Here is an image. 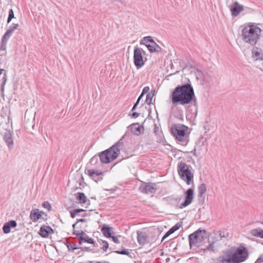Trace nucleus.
<instances>
[{
    "mask_svg": "<svg viewBox=\"0 0 263 263\" xmlns=\"http://www.w3.org/2000/svg\"><path fill=\"white\" fill-rule=\"evenodd\" d=\"M195 97L193 87L190 84L177 86L170 96L172 105H185L190 104Z\"/></svg>",
    "mask_w": 263,
    "mask_h": 263,
    "instance_id": "1",
    "label": "nucleus"
},
{
    "mask_svg": "<svg viewBox=\"0 0 263 263\" xmlns=\"http://www.w3.org/2000/svg\"><path fill=\"white\" fill-rule=\"evenodd\" d=\"M261 29L254 24L248 25L241 31L243 41L251 46L256 44L260 39Z\"/></svg>",
    "mask_w": 263,
    "mask_h": 263,
    "instance_id": "2",
    "label": "nucleus"
},
{
    "mask_svg": "<svg viewBox=\"0 0 263 263\" xmlns=\"http://www.w3.org/2000/svg\"><path fill=\"white\" fill-rule=\"evenodd\" d=\"M248 255V251L245 247H239L234 253L224 255L222 260L223 263H240L245 261Z\"/></svg>",
    "mask_w": 263,
    "mask_h": 263,
    "instance_id": "3",
    "label": "nucleus"
},
{
    "mask_svg": "<svg viewBox=\"0 0 263 263\" xmlns=\"http://www.w3.org/2000/svg\"><path fill=\"white\" fill-rule=\"evenodd\" d=\"M120 144L117 143L110 148L101 152L99 155L100 161L103 163H108L116 159L120 154Z\"/></svg>",
    "mask_w": 263,
    "mask_h": 263,
    "instance_id": "4",
    "label": "nucleus"
},
{
    "mask_svg": "<svg viewBox=\"0 0 263 263\" xmlns=\"http://www.w3.org/2000/svg\"><path fill=\"white\" fill-rule=\"evenodd\" d=\"M177 171L180 178L187 185L193 182L194 174L190 165L184 162H180L177 165Z\"/></svg>",
    "mask_w": 263,
    "mask_h": 263,
    "instance_id": "5",
    "label": "nucleus"
},
{
    "mask_svg": "<svg viewBox=\"0 0 263 263\" xmlns=\"http://www.w3.org/2000/svg\"><path fill=\"white\" fill-rule=\"evenodd\" d=\"M172 133L176 140L181 145H186L187 142L188 128L186 126L177 125L172 127Z\"/></svg>",
    "mask_w": 263,
    "mask_h": 263,
    "instance_id": "6",
    "label": "nucleus"
},
{
    "mask_svg": "<svg viewBox=\"0 0 263 263\" xmlns=\"http://www.w3.org/2000/svg\"><path fill=\"white\" fill-rule=\"evenodd\" d=\"M206 239L205 231L199 229L189 235L190 246L199 247Z\"/></svg>",
    "mask_w": 263,
    "mask_h": 263,
    "instance_id": "7",
    "label": "nucleus"
},
{
    "mask_svg": "<svg viewBox=\"0 0 263 263\" xmlns=\"http://www.w3.org/2000/svg\"><path fill=\"white\" fill-rule=\"evenodd\" d=\"M140 44L145 45L150 52H159L161 50L160 47L154 41L151 36L144 37L140 41Z\"/></svg>",
    "mask_w": 263,
    "mask_h": 263,
    "instance_id": "8",
    "label": "nucleus"
},
{
    "mask_svg": "<svg viewBox=\"0 0 263 263\" xmlns=\"http://www.w3.org/2000/svg\"><path fill=\"white\" fill-rule=\"evenodd\" d=\"M142 53H145L142 48L137 46L134 47V63L137 69H139L145 64V62L143 60Z\"/></svg>",
    "mask_w": 263,
    "mask_h": 263,
    "instance_id": "9",
    "label": "nucleus"
},
{
    "mask_svg": "<svg viewBox=\"0 0 263 263\" xmlns=\"http://www.w3.org/2000/svg\"><path fill=\"white\" fill-rule=\"evenodd\" d=\"M184 200L178 205V207L180 209L186 207L192 203L194 199V190L193 189H189L184 194Z\"/></svg>",
    "mask_w": 263,
    "mask_h": 263,
    "instance_id": "10",
    "label": "nucleus"
},
{
    "mask_svg": "<svg viewBox=\"0 0 263 263\" xmlns=\"http://www.w3.org/2000/svg\"><path fill=\"white\" fill-rule=\"evenodd\" d=\"M156 189V185L155 184L144 182H143L139 187L140 192L146 194L154 193Z\"/></svg>",
    "mask_w": 263,
    "mask_h": 263,
    "instance_id": "11",
    "label": "nucleus"
},
{
    "mask_svg": "<svg viewBox=\"0 0 263 263\" xmlns=\"http://www.w3.org/2000/svg\"><path fill=\"white\" fill-rule=\"evenodd\" d=\"M74 234L77 235L79 237V240L80 243L87 242L88 243L93 244L94 243L93 240L89 237L83 231L75 232L73 233Z\"/></svg>",
    "mask_w": 263,
    "mask_h": 263,
    "instance_id": "12",
    "label": "nucleus"
},
{
    "mask_svg": "<svg viewBox=\"0 0 263 263\" xmlns=\"http://www.w3.org/2000/svg\"><path fill=\"white\" fill-rule=\"evenodd\" d=\"M16 29V24H13L12 25L8 27L2 39L3 45H5L6 44L7 41L11 36V35L13 34V32Z\"/></svg>",
    "mask_w": 263,
    "mask_h": 263,
    "instance_id": "13",
    "label": "nucleus"
},
{
    "mask_svg": "<svg viewBox=\"0 0 263 263\" xmlns=\"http://www.w3.org/2000/svg\"><path fill=\"white\" fill-rule=\"evenodd\" d=\"M243 10V6L240 5L237 2H235L230 7V10L233 16H237Z\"/></svg>",
    "mask_w": 263,
    "mask_h": 263,
    "instance_id": "14",
    "label": "nucleus"
},
{
    "mask_svg": "<svg viewBox=\"0 0 263 263\" xmlns=\"http://www.w3.org/2000/svg\"><path fill=\"white\" fill-rule=\"evenodd\" d=\"M87 172L88 175L96 182L102 179V178L100 177V176L102 175L104 173L101 171L90 169L88 170Z\"/></svg>",
    "mask_w": 263,
    "mask_h": 263,
    "instance_id": "15",
    "label": "nucleus"
},
{
    "mask_svg": "<svg viewBox=\"0 0 263 263\" xmlns=\"http://www.w3.org/2000/svg\"><path fill=\"white\" fill-rule=\"evenodd\" d=\"M44 214L43 211H40L38 209H32L30 212V218L33 222H36L41 219Z\"/></svg>",
    "mask_w": 263,
    "mask_h": 263,
    "instance_id": "16",
    "label": "nucleus"
},
{
    "mask_svg": "<svg viewBox=\"0 0 263 263\" xmlns=\"http://www.w3.org/2000/svg\"><path fill=\"white\" fill-rule=\"evenodd\" d=\"M53 233V229L49 226L44 225L42 226L40 230L39 234L43 237H48L49 234Z\"/></svg>",
    "mask_w": 263,
    "mask_h": 263,
    "instance_id": "17",
    "label": "nucleus"
},
{
    "mask_svg": "<svg viewBox=\"0 0 263 263\" xmlns=\"http://www.w3.org/2000/svg\"><path fill=\"white\" fill-rule=\"evenodd\" d=\"M16 227V222L15 220H10L5 223L3 227V231L4 233H9L12 229Z\"/></svg>",
    "mask_w": 263,
    "mask_h": 263,
    "instance_id": "18",
    "label": "nucleus"
},
{
    "mask_svg": "<svg viewBox=\"0 0 263 263\" xmlns=\"http://www.w3.org/2000/svg\"><path fill=\"white\" fill-rule=\"evenodd\" d=\"M252 58L254 60H262L263 53L261 49L257 47H254L252 50Z\"/></svg>",
    "mask_w": 263,
    "mask_h": 263,
    "instance_id": "19",
    "label": "nucleus"
},
{
    "mask_svg": "<svg viewBox=\"0 0 263 263\" xmlns=\"http://www.w3.org/2000/svg\"><path fill=\"white\" fill-rule=\"evenodd\" d=\"M147 235L143 232H137V240L138 243L141 245H144L147 242Z\"/></svg>",
    "mask_w": 263,
    "mask_h": 263,
    "instance_id": "20",
    "label": "nucleus"
},
{
    "mask_svg": "<svg viewBox=\"0 0 263 263\" xmlns=\"http://www.w3.org/2000/svg\"><path fill=\"white\" fill-rule=\"evenodd\" d=\"M131 133L135 135H139L141 134L142 128L139 124H133L130 126Z\"/></svg>",
    "mask_w": 263,
    "mask_h": 263,
    "instance_id": "21",
    "label": "nucleus"
},
{
    "mask_svg": "<svg viewBox=\"0 0 263 263\" xmlns=\"http://www.w3.org/2000/svg\"><path fill=\"white\" fill-rule=\"evenodd\" d=\"M4 139L6 142L9 147H11L13 145V141L12 140V135L9 131H6L4 135Z\"/></svg>",
    "mask_w": 263,
    "mask_h": 263,
    "instance_id": "22",
    "label": "nucleus"
},
{
    "mask_svg": "<svg viewBox=\"0 0 263 263\" xmlns=\"http://www.w3.org/2000/svg\"><path fill=\"white\" fill-rule=\"evenodd\" d=\"M76 199L79 203H85L87 198L83 193H77L74 194Z\"/></svg>",
    "mask_w": 263,
    "mask_h": 263,
    "instance_id": "23",
    "label": "nucleus"
},
{
    "mask_svg": "<svg viewBox=\"0 0 263 263\" xmlns=\"http://www.w3.org/2000/svg\"><path fill=\"white\" fill-rule=\"evenodd\" d=\"M112 227H106L105 226H103V227L101 229L102 233L104 235V236L108 238H111V237H112Z\"/></svg>",
    "mask_w": 263,
    "mask_h": 263,
    "instance_id": "24",
    "label": "nucleus"
},
{
    "mask_svg": "<svg viewBox=\"0 0 263 263\" xmlns=\"http://www.w3.org/2000/svg\"><path fill=\"white\" fill-rule=\"evenodd\" d=\"M250 233L255 236L260 237L263 238V230L260 229H253L250 231Z\"/></svg>",
    "mask_w": 263,
    "mask_h": 263,
    "instance_id": "25",
    "label": "nucleus"
},
{
    "mask_svg": "<svg viewBox=\"0 0 263 263\" xmlns=\"http://www.w3.org/2000/svg\"><path fill=\"white\" fill-rule=\"evenodd\" d=\"M206 185L204 183H202L198 187V191L199 192V196L202 197V195L204 194V193L206 192Z\"/></svg>",
    "mask_w": 263,
    "mask_h": 263,
    "instance_id": "26",
    "label": "nucleus"
},
{
    "mask_svg": "<svg viewBox=\"0 0 263 263\" xmlns=\"http://www.w3.org/2000/svg\"><path fill=\"white\" fill-rule=\"evenodd\" d=\"M85 211L83 209H76L70 211L71 217L73 218L77 215H79L81 212H83Z\"/></svg>",
    "mask_w": 263,
    "mask_h": 263,
    "instance_id": "27",
    "label": "nucleus"
},
{
    "mask_svg": "<svg viewBox=\"0 0 263 263\" xmlns=\"http://www.w3.org/2000/svg\"><path fill=\"white\" fill-rule=\"evenodd\" d=\"M153 96L154 95L151 93H148L147 94L145 101L147 104H151L152 103Z\"/></svg>",
    "mask_w": 263,
    "mask_h": 263,
    "instance_id": "28",
    "label": "nucleus"
},
{
    "mask_svg": "<svg viewBox=\"0 0 263 263\" xmlns=\"http://www.w3.org/2000/svg\"><path fill=\"white\" fill-rule=\"evenodd\" d=\"M14 17V12L12 9H10L9 11V15L7 19V23H9L11 20Z\"/></svg>",
    "mask_w": 263,
    "mask_h": 263,
    "instance_id": "29",
    "label": "nucleus"
},
{
    "mask_svg": "<svg viewBox=\"0 0 263 263\" xmlns=\"http://www.w3.org/2000/svg\"><path fill=\"white\" fill-rule=\"evenodd\" d=\"M180 227V225L179 223H177L174 226H173L172 228H171L169 231L170 232H171L172 234L174 233L175 231L178 230Z\"/></svg>",
    "mask_w": 263,
    "mask_h": 263,
    "instance_id": "30",
    "label": "nucleus"
},
{
    "mask_svg": "<svg viewBox=\"0 0 263 263\" xmlns=\"http://www.w3.org/2000/svg\"><path fill=\"white\" fill-rule=\"evenodd\" d=\"M42 206L43 208L47 209L48 211H50L51 209V206L50 204L49 203V202L48 201L44 202Z\"/></svg>",
    "mask_w": 263,
    "mask_h": 263,
    "instance_id": "31",
    "label": "nucleus"
},
{
    "mask_svg": "<svg viewBox=\"0 0 263 263\" xmlns=\"http://www.w3.org/2000/svg\"><path fill=\"white\" fill-rule=\"evenodd\" d=\"M67 246L69 250H74L77 248L76 244L74 243H69Z\"/></svg>",
    "mask_w": 263,
    "mask_h": 263,
    "instance_id": "32",
    "label": "nucleus"
},
{
    "mask_svg": "<svg viewBox=\"0 0 263 263\" xmlns=\"http://www.w3.org/2000/svg\"><path fill=\"white\" fill-rule=\"evenodd\" d=\"M116 253L119 254H123V255H129V252L127 249H123L121 251H117L115 252Z\"/></svg>",
    "mask_w": 263,
    "mask_h": 263,
    "instance_id": "33",
    "label": "nucleus"
},
{
    "mask_svg": "<svg viewBox=\"0 0 263 263\" xmlns=\"http://www.w3.org/2000/svg\"><path fill=\"white\" fill-rule=\"evenodd\" d=\"M102 249L104 251H106L107 249L108 248V243L106 241H103L102 243Z\"/></svg>",
    "mask_w": 263,
    "mask_h": 263,
    "instance_id": "34",
    "label": "nucleus"
},
{
    "mask_svg": "<svg viewBox=\"0 0 263 263\" xmlns=\"http://www.w3.org/2000/svg\"><path fill=\"white\" fill-rule=\"evenodd\" d=\"M111 238H112V239L115 243L117 244L120 243V240L117 236H112Z\"/></svg>",
    "mask_w": 263,
    "mask_h": 263,
    "instance_id": "35",
    "label": "nucleus"
},
{
    "mask_svg": "<svg viewBox=\"0 0 263 263\" xmlns=\"http://www.w3.org/2000/svg\"><path fill=\"white\" fill-rule=\"evenodd\" d=\"M263 262V253L259 256L255 263H260Z\"/></svg>",
    "mask_w": 263,
    "mask_h": 263,
    "instance_id": "36",
    "label": "nucleus"
},
{
    "mask_svg": "<svg viewBox=\"0 0 263 263\" xmlns=\"http://www.w3.org/2000/svg\"><path fill=\"white\" fill-rule=\"evenodd\" d=\"M172 233L171 232H170V231L168 230L166 233L163 236V238H162V241H163L166 237H167L169 235H170L171 234H172Z\"/></svg>",
    "mask_w": 263,
    "mask_h": 263,
    "instance_id": "37",
    "label": "nucleus"
},
{
    "mask_svg": "<svg viewBox=\"0 0 263 263\" xmlns=\"http://www.w3.org/2000/svg\"><path fill=\"white\" fill-rule=\"evenodd\" d=\"M172 233L171 232H170V231L168 230L166 233L163 236V238H162V241H163L166 237H167L169 235H170L171 234H172Z\"/></svg>",
    "mask_w": 263,
    "mask_h": 263,
    "instance_id": "38",
    "label": "nucleus"
},
{
    "mask_svg": "<svg viewBox=\"0 0 263 263\" xmlns=\"http://www.w3.org/2000/svg\"><path fill=\"white\" fill-rule=\"evenodd\" d=\"M149 90V87H145L141 93H142L143 95L144 93H147Z\"/></svg>",
    "mask_w": 263,
    "mask_h": 263,
    "instance_id": "39",
    "label": "nucleus"
},
{
    "mask_svg": "<svg viewBox=\"0 0 263 263\" xmlns=\"http://www.w3.org/2000/svg\"><path fill=\"white\" fill-rule=\"evenodd\" d=\"M213 249V245L212 244H209L208 246L206 247V250H212Z\"/></svg>",
    "mask_w": 263,
    "mask_h": 263,
    "instance_id": "40",
    "label": "nucleus"
},
{
    "mask_svg": "<svg viewBox=\"0 0 263 263\" xmlns=\"http://www.w3.org/2000/svg\"><path fill=\"white\" fill-rule=\"evenodd\" d=\"M139 114L134 112L132 114V116L134 118H137L139 116Z\"/></svg>",
    "mask_w": 263,
    "mask_h": 263,
    "instance_id": "41",
    "label": "nucleus"
},
{
    "mask_svg": "<svg viewBox=\"0 0 263 263\" xmlns=\"http://www.w3.org/2000/svg\"><path fill=\"white\" fill-rule=\"evenodd\" d=\"M86 221V220L85 219H78L77 221V222H85Z\"/></svg>",
    "mask_w": 263,
    "mask_h": 263,
    "instance_id": "42",
    "label": "nucleus"
},
{
    "mask_svg": "<svg viewBox=\"0 0 263 263\" xmlns=\"http://www.w3.org/2000/svg\"><path fill=\"white\" fill-rule=\"evenodd\" d=\"M97 158H98V157H97L96 156H94L93 157H92V158H91V162H93L94 160H97Z\"/></svg>",
    "mask_w": 263,
    "mask_h": 263,
    "instance_id": "43",
    "label": "nucleus"
},
{
    "mask_svg": "<svg viewBox=\"0 0 263 263\" xmlns=\"http://www.w3.org/2000/svg\"><path fill=\"white\" fill-rule=\"evenodd\" d=\"M137 105H138V104H136V103H135V104H134V106H133V108H132V110H135V109H136V107H137Z\"/></svg>",
    "mask_w": 263,
    "mask_h": 263,
    "instance_id": "44",
    "label": "nucleus"
},
{
    "mask_svg": "<svg viewBox=\"0 0 263 263\" xmlns=\"http://www.w3.org/2000/svg\"><path fill=\"white\" fill-rule=\"evenodd\" d=\"M137 105H138V104H136V103H135V104H134V106H133V108H132V110H135V109H136V107H137Z\"/></svg>",
    "mask_w": 263,
    "mask_h": 263,
    "instance_id": "45",
    "label": "nucleus"
},
{
    "mask_svg": "<svg viewBox=\"0 0 263 263\" xmlns=\"http://www.w3.org/2000/svg\"><path fill=\"white\" fill-rule=\"evenodd\" d=\"M143 95L142 93H141V94L140 95V96L139 97V98H138V99L139 100H141V99L142 98V97H143Z\"/></svg>",
    "mask_w": 263,
    "mask_h": 263,
    "instance_id": "46",
    "label": "nucleus"
},
{
    "mask_svg": "<svg viewBox=\"0 0 263 263\" xmlns=\"http://www.w3.org/2000/svg\"><path fill=\"white\" fill-rule=\"evenodd\" d=\"M218 233V235H219V236L220 237V238L222 237V236H221V233H220V232H217ZM224 236L223 235L222 236V237Z\"/></svg>",
    "mask_w": 263,
    "mask_h": 263,
    "instance_id": "47",
    "label": "nucleus"
},
{
    "mask_svg": "<svg viewBox=\"0 0 263 263\" xmlns=\"http://www.w3.org/2000/svg\"><path fill=\"white\" fill-rule=\"evenodd\" d=\"M77 223H77V222H76V223H74V224L72 225V227H73V229H75V227H76V225H77Z\"/></svg>",
    "mask_w": 263,
    "mask_h": 263,
    "instance_id": "48",
    "label": "nucleus"
},
{
    "mask_svg": "<svg viewBox=\"0 0 263 263\" xmlns=\"http://www.w3.org/2000/svg\"><path fill=\"white\" fill-rule=\"evenodd\" d=\"M4 71V69H0V74H1L2 73V72Z\"/></svg>",
    "mask_w": 263,
    "mask_h": 263,
    "instance_id": "49",
    "label": "nucleus"
},
{
    "mask_svg": "<svg viewBox=\"0 0 263 263\" xmlns=\"http://www.w3.org/2000/svg\"><path fill=\"white\" fill-rule=\"evenodd\" d=\"M139 102H140V100H139L138 99H137V102H136V104H139Z\"/></svg>",
    "mask_w": 263,
    "mask_h": 263,
    "instance_id": "50",
    "label": "nucleus"
}]
</instances>
